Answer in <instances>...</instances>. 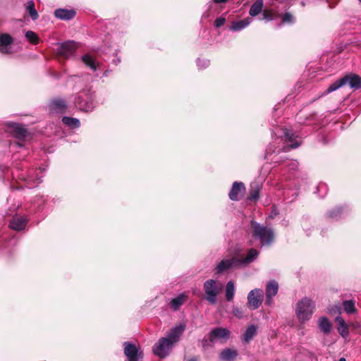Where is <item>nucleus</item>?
I'll return each instance as SVG.
<instances>
[{"mask_svg": "<svg viewBox=\"0 0 361 361\" xmlns=\"http://www.w3.org/2000/svg\"><path fill=\"white\" fill-rule=\"evenodd\" d=\"M49 106L51 112L62 113L66 110L67 105L63 99H55L49 103Z\"/></svg>", "mask_w": 361, "mask_h": 361, "instance_id": "20", "label": "nucleus"}, {"mask_svg": "<svg viewBox=\"0 0 361 361\" xmlns=\"http://www.w3.org/2000/svg\"><path fill=\"white\" fill-rule=\"evenodd\" d=\"M257 334V328L255 325L248 326L242 337V341L243 343H249L254 336Z\"/></svg>", "mask_w": 361, "mask_h": 361, "instance_id": "26", "label": "nucleus"}, {"mask_svg": "<svg viewBox=\"0 0 361 361\" xmlns=\"http://www.w3.org/2000/svg\"><path fill=\"white\" fill-rule=\"evenodd\" d=\"M287 166L290 170H296L298 166V163L296 160H290Z\"/></svg>", "mask_w": 361, "mask_h": 361, "instance_id": "40", "label": "nucleus"}, {"mask_svg": "<svg viewBox=\"0 0 361 361\" xmlns=\"http://www.w3.org/2000/svg\"><path fill=\"white\" fill-rule=\"evenodd\" d=\"M62 121L65 125L72 128H78L80 125L79 119L68 116H64Z\"/></svg>", "mask_w": 361, "mask_h": 361, "instance_id": "32", "label": "nucleus"}, {"mask_svg": "<svg viewBox=\"0 0 361 361\" xmlns=\"http://www.w3.org/2000/svg\"><path fill=\"white\" fill-rule=\"evenodd\" d=\"M317 324L319 330L324 335H329L333 329L331 322L325 316L320 317L318 319Z\"/></svg>", "mask_w": 361, "mask_h": 361, "instance_id": "18", "label": "nucleus"}, {"mask_svg": "<svg viewBox=\"0 0 361 361\" xmlns=\"http://www.w3.org/2000/svg\"><path fill=\"white\" fill-rule=\"evenodd\" d=\"M54 16L59 19L69 20L75 16V12L73 9L58 8L54 11Z\"/></svg>", "mask_w": 361, "mask_h": 361, "instance_id": "21", "label": "nucleus"}, {"mask_svg": "<svg viewBox=\"0 0 361 361\" xmlns=\"http://www.w3.org/2000/svg\"><path fill=\"white\" fill-rule=\"evenodd\" d=\"M203 289L205 293V299L212 305L217 302V296L221 290V286L217 285L214 279L207 280L203 284Z\"/></svg>", "mask_w": 361, "mask_h": 361, "instance_id": "5", "label": "nucleus"}, {"mask_svg": "<svg viewBox=\"0 0 361 361\" xmlns=\"http://www.w3.org/2000/svg\"><path fill=\"white\" fill-rule=\"evenodd\" d=\"M230 334V331L226 328H214L209 332V339L211 342H214L216 339H228Z\"/></svg>", "mask_w": 361, "mask_h": 361, "instance_id": "12", "label": "nucleus"}, {"mask_svg": "<svg viewBox=\"0 0 361 361\" xmlns=\"http://www.w3.org/2000/svg\"><path fill=\"white\" fill-rule=\"evenodd\" d=\"M17 145L19 146V147H22L23 146V144L20 143V142H18L17 143Z\"/></svg>", "mask_w": 361, "mask_h": 361, "instance_id": "46", "label": "nucleus"}, {"mask_svg": "<svg viewBox=\"0 0 361 361\" xmlns=\"http://www.w3.org/2000/svg\"><path fill=\"white\" fill-rule=\"evenodd\" d=\"M335 322L337 324V330L339 334L343 338H347L349 336V331L348 324L345 323L344 319L341 316H337L335 318Z\"/></svg>", "mask_w": 361, "mask_h": 361, "instance_id": "19", "label": "nucleus"}, {"mask_svg": "<svg viewBox=\"0 0 361 361\" xmlns=\"http://www.w3.org/2000/svg\"><path fill=\"white\" fill-rule=\"evenodd\" d=\"M188 300V295L185 293H182L178 296L171 299L170 302L171 307L176 311L180 307L183 305Z\"/></svg>", "mask_w": 361, "mask_h": 361, "instance_id": "23", "label": "nucleus"}, {"mask_svg": "<svg viewBox=\"0 0 361 361\" xmlns=\"http://www.w3.org/2000/svg\"><path fill=\"white\" fill-rule=\"evenodd\" d=\"M233 314L238 318H242L243 317V312L238 307H233L232 309Z\"/></svg>", "mask_w": 361, "mask_h": 361, "instance_id": "38", "label": "nucleus"}, {"mask_svg": "<svg viewBox=\"0 0 361 361\" xmlns=\"http://www.w3.org/2000/svg\"><path fill=\"white\" fill-rule=\"evenodd\" d=\"M345 84H348L351 88L359 89L361 87V78L357 75H346L330 85L326 93L336 91Z\"/></svg>", "mask_w": 361, "mask_h": 361, "instance_id": "4", "label": "nucleus"}, {"mask_svg": "<svg viewBox=\"0 0 361 361\" xmlns=\"http://www.w3.org/2000/svg\"><path fill=\"white\" fill-rule=\"evenodd\" d=\"M189 361H198V360L196 357H192V358L190 359Z\"/></svg>", "mask_w": 361, "mask_h": 361, "instance_id": "45", "label": "nucleus"}, {"mask_svg": "<svg viewBox=\"0 0 361 361\" xmlns=\"http://www.w3.org/2000/svg\"><path fill=\"white\" fill-rule=\"evenodd\" d=\"M197 64L199 68H204L209 66V61L208 59H200L197 60Z\"/></svg>", "mask_w": 361, "mask_h": 361, "instance_id": "37", "label": "nucleus"}, {"mask_svg": "<svg viewBox=\"0 0 361 361\" xmlns=\"http://www.w3.org/2000/svg\"><path fill=\"white\" fill-rule=\"evenodd\" d=\"M75 104L76 107L81 111L86 112L92 111L94 107L93 104V94L81 92L80 94L75 98Z\"/></svg>", "mask_w": 361, "mask_h": 361, "instance_id": "6", "label": "nucleus"}, {"mask_svg": "<svg viewBox=\"0 0 361 361\" xmlns=\"http://www.w3.org/2000/svg\"><path fill=\"white\" fill-rule=\"evenodd\" d=\"M109 70H106L104 73V77H106L108 75V74L109 73Z\"/></svg>", "mask_w": 361, "mask_h": 361, "instance_id": "44", "label": "nucleus"}, {"mask_svg": "<svg viewBox=\"0 0 361 361\" xmlns=\"http://www.w3.org/2000/svg\"><path fill=\"white\" fill-rule=\"evenodd\" d=\"M27 221L25 216H15L11 220L9 227L17 231H22L25 228Z\"/></svg>", "mask_w": 361, "mask_h": 361, "instance_id": "16", "label": "nucleus"}, {"mask_svg": "<svg viewBox=\"0 0 361 361\" xmlns=\"http://www.w3.org/2000/svg\"><path fill=\"white\" fill-rule=\"evenodd\" d=\"M263 290L259 288L252 290L247 295V305L252 310H256L262 304Z\"/></svg>", "mask_w": 361, "mask_h": 361, "instance_id": "9", "label": "nucleus"}, {"mask_svg": "<svg viewBox=\"0 0 361 361\" xmlns=\"http://www.w3.org/2000/svg\"><path fill=\"white\" fill-rule=\"evenodd\" d=\"M352 326H354V327H357L358 326V324H353Z\"/></svg>", "mask_w": 361, "mask_h": 361, "instance_id": "47", "label": "nucleus"}, {"mask_svg": "<svg viewBox=\"0 0 361 361\" xmlns=\"http://www.w3.org/2000/svg\"><path fill=\"white\" fill-rule=\"evenodd\" d=\"M7 126L16 138L21 140L27 137L28 135L27 130L22 125L11 122L8 123Z\"/></svg>", "mask_w": 361, "mask_h": 361, "instance_id": "13", "label": "nucleus"}, {"mask_svg": "<svg viewBox=\"0 0 361 361\" xmlns=\"http://www.w3.org/2000/svg\"><path fill=\"white\" fill-rule=\"evenodd\" d=\"M298 136L295 135L294 133H293L291 130H286L284 132V138L285 141L288 143L289 145L284 147L285 150H289L290 149H295L298 147L301 142L298 140H295V138H297Z\"/></svg>", "mask_w": 361, "mask_h": 361, "instance_id": "17", "label": "nucleus"}, {"mask_svg": "<svg viewBox=\"0 0 361 361\" xmlns=\"http://www.w3.org/2000/svg\"><path fill=\"white\" fill-rule=\"evenodd\" d=\"M315 309L314 302L309 298L299 300L295 305V314L301 324L307 322L312 318Z\"/></svg>", "mask_w": 361, "mask_h": 361, "instance_id": "2", "label": "nucleus"}, {"mask_svg": "<svg viewBox=\"0 0 361 361\" xmlns=\"http://www.w3.org/2000/svg\"><path fill=\"white\" fill-rule=\"evenodd\" d=\"M25 37L26 39L30 42L31 43L36 44L39 42V38L37 35V34L32 31H27L25 33Z\"/></svg>", "mask_w": 361, "mask_h": 361, "instance_id": "35", "label": "nucleus"}, {"mask_svg": "<svg viewBox=\"0 0 361 361\" xmlns=\"http://www.w3.org/2000/svg\"><path fill=\"white\" fill-rule=\"evenodd\" d=\"M238 355L236 350L226 348L220 354V359L224 361H233Z\"/></svg>", "mask_w": 361, "mask_h": 361, "instance_id": "25", "label": "nucleus"}, {"mask_svg": "<svg viewBox=\"0 0 361 361\" xmlns=\"http://www.w3.org/2000/svg\"><path fill=\"white\" fill-rule=\"evenodd\" d=\"M329 312L331 314H341V307L339 306V305H334L331 308L329 309Z\"/></svg>", "mask_w": 361, "mask_h": 361, "instance_id": "41", "label": "nucleus"}, {"mask_svg": "<svg viewBox=\"0 0 361 361\" xmlns=\"http://www.w3.org/2000/svg\"><path fill=\"white\" fill-rule=\"evenodd\" d=\"M245 187L242 182H234L228 193L229 198L233 201H238L244 195Z\"/></svg>", "mask_w": 361, "mask_h": 361, "instance_id": "11", "label": "nucleus"}, {"mask_svg": "<svg viewBox=\"0 0 361 361\" xmlns=\"http://www.w3.org/2000/svg\"><path fill=\"white\" fill-rule=\"evenodd\" d=\"M236 264H239V263H238V259H236L235 258L233 257L231 259H224L221 260L216 265V269H215L216 274H220L231 269Z\"/></svg>", "mask_w": 361, "mask_h": 361, "instance_id": "14", "label": "nucleus"}, {"mask_svg": "<svg viewBox=\"0 0 361 361\" xmlns=\"http://www.w3.org/2000/svg\"><path fill=\"white\" fill-rule=\"evenodd\" d=\"M26 9L27 12L29 13L31 18L32 20H36L38 18V13L35 7V3L33 1H29L26 4Z\"/></svg>", "mask_w": 361, "mask_h": 361, "instance_id": "34", "label": "nucleus"}, {"mask_svg": "<svg viewBox=\"0 0 361 361\" xmlns=\"http://www.w3.org/2000/svg\"><path fill=\"white\" fill-rule=\"evenodd\" d=\"M82 62L93 71L97 70L99 66V63H97L93 57L90 54H85L82 56Z\"/></svg>", "mask_w": 361, "mask_h": 361, "instance_id": "27", "label": "nucleus"}, {"mask_svg": "<svg viewBox=\"0 0 361 361\" xmlns=\"http://www.w3.org/2000/svg\"><path fill=\"white\" fill-rule=\"evenodd\" d=\"M283 23H292L294 21L293 16L290 13H286L282 17Z\"/></svg>", "mask_w": 361, "mask_h": 361, "instance_id": "36", "label": "nucleus"}, {"mask_svg": "<svg viewBox=\"0 0 361 361\" xmlns=\"http://www.w3.org/2000/svg\"><path fill=\"white\" fill-rule=\"evenodd\" d=\"M252 237L259 240L262 246L270 245L274 240V230L256 221H252Z\"/></svg>", "mask_w": 361, "mask_h": 361, "instance_id": "3", "label": "nucleus"}, {"mask_svg": "<svg viewBox=\"0 0 361 361\" xmlns=\"http://www.w3.org/2000/svg\"><path fill=\"white\" fill-rule=\"evenodd\" d=\"M13 38L8 34H0V52L4 54H11L13 52L12 45Z\"/></svg>", "mask_w": 361, "mask_h": 361, "instance_id": "10", "label": "nucleus"}, {"mask_svg": "<svg viewBox=\"0 0 361 361\" xmlns=\"http://www.w3.org/2000/svg\"><path fill=\"white\" fill-rule=\"evenodd\" d=\"M251 23V19L250 18H245L243 20L233 22L230 30L232 31H240L244 28H245L248 25Z\"/></svg>", "mask_w": 361, "mask_h": 361, "instance_id": "24", "label": "nucleus"}, {"mask_svg": "<svg viewBox=\"0 0 361 361\" xmlns=\"http://www.w3.org/2000/svg\"><path fill=\"white\" fill-rule=\"evenodd\" d=\"M359 1H360V2H361V0H359Z\"/></svg>", "mask_w": 361, "mask_h": 361, "instance_id": "48", "label": "nucleus"}, {"mask_svg": "<svg viewBox=\"0 0 361 361\" xmlns=\"http://www.w3.org/2000/svg\"><path fill=\"white\" fill-rule=\"evenodd\" d=\"M78 48V44L76 42L74 41H67L59 44L56 51L59 56L68 59L73 56Z\"/></svg>", "mask_w": 361, "mask_h": 361, "instance_id": "7", "label": "nucleus"}, {"mask_svg": "<svg viewBox=\"0 0 361 361\" xmlns=\"http://www.w3.org/2000/svg\"><path fill=\"white\" fill-rule=\"evenodd\" d=\"M120 62H121V59H117L116 60H114V63L116 64V65L118 64Z\"/></svg>", "mask_w": 361, "mask_h": 361, "instance_id": "43", "label": "nucleus"}, {"mask_svg": "<svg viewBox=\"0 0 361 361\" xmlns=\"http://www.w3.org/2000/svg\"><path fill=\"white\" fill-rule=\"evenodd\" d=\"M235 288L233 281H230L226 285L225 297L228 301L233 300L235 295Z\"/></svg>", "mask_w": 361, "mask_h": 361, "instance_id": "29", "label": "nucleus"}, {"mask_svg": "<svg viewBox=\"0 0 361 361\" xmlns=\"http://www.w3.org/2000/svg\"><path fill=\"white\" fill-rule=\"evenodd\" d=\"M259 252L255 248L248 250L245 257L238 259L239 264L247 265L254 262L259 256Z\"/></svg>", "mask_w": 361, "mask_h": 361, "instance_id": "22", "label": "nucleus"}, {"mask_svg": "<svg viewBox=\"0 0 361 361\" xmlns=\"http://www.w3.org/2000/svg\"><path fill=\"white\" fill-rule=\"evenodd\" d=\"M262 1L257 0L251 6L249 13L251 16H256L262 11Z\"/></svg>", "mask_w": 361, "mask_h": 361, "instance_id": "31", "label": "nucleus"}, {"mask_svg": "<svg viewBox=\"0 0 361 361\" xmlns=\"http://www.w3.org/2000/svg\"><path fill=\"white\" fill-rule=\"evenodd\" d=\"M228 0H214V1L216 4L226 3Z\"/></svg>", "mask_w": 361, "mask_h": 361, "instance_id": "42", "label": "nucleus"}, {"mask_svg": "<svg viewBox=\"0 0 361 361\" xmlns=\"http://www.w3.org/2000/svg\"><path fill=\"white\" fill-rule=\"evenodd\" d=\"M279 290V284L278 283L272 280L267 284L266 286V302L265 303L267 305H270L272 303V298L275 296Z\"/></svg>", "mask_w": 361, "mask_h": 361, "instance_id": "15", "label": "nucleus"}, {"mask_svg": "<svg viewBox=\"0 0 361 361\" xmlns=\"http://www.w3.org/2000/svg\"><path fill=\"white\" fill-rule=\"evenodd\" d=\"M343 307L344 311L348 314H351L356 312L357 310L355 307V301L353 300H345L343 302Z\"/></svg>", "mask_w": 361, "mask_h": 361, "instance_id": "33", "label": "nucleus"}, {"mask_svg": "<svg viewBox=\"0 0 361 361\" xmlns=\"http://www.w3.org/2000/svg\"><path fill=\"white\" fill-rule=\"evenodd\" d=\"M185 329L184 324H180L171 329L166 336L161 338L154 345L153 353L161 358L168 356Z\"/></svg>", "mask_w": 361, "mask_h": 361, "instance_id": "1", "label": "nucleus"}, {"mask_svg": "<svg viewBox=\"0 0 361 361\" xmlns=\"http://www.w3.org/2000/svg\"><path fill=\"white\" fill-rule=\"evenodd\" d=\"M226 22V18L224 17H219L214 21V25L216 27L222 26Z\"/></svg>", "mask_w": 361, "mask_h": 361, "instance_id": "39", "label": "nucleus"}, {"mask_svg": "<svg viewBox=\"0 0 361 361\" xmlns=\"http://www.w3.org/2000/svg\"><path fill=\"white\" fill-rule=\"evenodd\" d=\"M345 212V209L343 207H336L328 212L327 216L331 219H338L341 218Z\"/></svg>", "mask_w": 361, "mask_h": 361, "instance_id": "30", "label": "nucleus"}, {"mask_svg": "<svg viewBox=\"0 0 361 361\" xmlns=\"http://www.w3.org/2000/svg\"><path fill=\"white\" fill-rule=\"evenodd\" d=\"M124 354L128 358V361H138L142 358V352L140 348L130 342H124Z\"/></svg>", "mask_w": 361, "mask_h": 361, "instance_id": "8", "label": "nucleus"}, {"mask_svg": "<svg viewBox=\"0 0 361 361\" xmlns=\"http://www.w3.org/2000/svg\"><path fill=\"white\" fill-rule=\"evenodd\" d=\"M260 188L261 187L258 183H252L247 199L250 201H257L259 197Z\"/></svg>", "mask_w": 361, "mask_h": 361, "instance_id": "28", "label": "nucleus"}]
</instances>
